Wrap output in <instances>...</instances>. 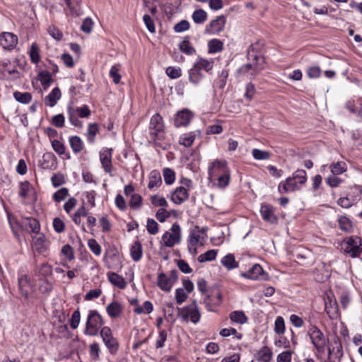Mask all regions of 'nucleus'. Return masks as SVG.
<instances>
[{
    "instance_id": "nucleus-34",
    "label": "nucleus",
    "mask_w": 362,
    "mask_h": 362,
    "mask_svg": "<svg viewBox=\"0 0 362 362\" xmlns=\"http://www.w3.org/2000/svg\"><path fill=\"white\" fill-rule=\"evenodd\" d=\"M161 183L162 178L160 173L158 170H152L149 175L148 189H152L155 187H158Z\"/></svg>"
},
{
    "instance_id": "nucleus-28",
    "label": "nucleus",
    "mask_w": 362,
    "mask_h": 362,
    "mask_svg": "<svg viewBox=\"0 0 362 362\" xmlns=\"http://www.w3.org/2000/svg\"><path fill=\"white\" fill-rule=\"evenodd\" d=\"M18 288L21 294L25 299H28L29 296L30 283V279L26 274L21 275L18 277Z\"/></svg>"
},
{
    "instance_id": "nucleus-20",
    "label": "nucleus",
    "mask_w": 362,
    "mask_h": 362,
    "mask_svg": "<svg viewBox=\"0 0 362 362\" xmlns=\"http://www.w3.org/2000/svg\"><path fill=\"white\" fill-rule=\"evenodd\" d=\"M226 18L224 16H219L216 19L211 21L206 30L212 34H219L225 28Z\"/></svg>"
},
{
    "instance_id": "nucleus-43",
    "label": "nucleus",
    "mask_w": 362,
    "mask_h": 362,
    "mask_svg": "<svg viewBox=\"0 0 362 362\" xmlns=\"http://www.w3.org/2000/svg\"><path fill=\"white\" fill-rule=\"evenodd\" d=\"M194 65L200 71L204 70L205 71L209 72L214 66V61L212 59L208 60L203 58H199Z\"/></svg>"
},
{
    "instance_id": "nucleus-2",
    "label": "nucleus",
    "mask_w": 362,
    "mask_h": 362,
    "mask_svg": "<svg viewBox=\"0 0 362 362\" xmlns=\"http://www.w3.org/2000/svg\"><path fill=\"white\" fill-rule=\"evenodd\" d=\"M104 324L103 318L98 311L90 310L88 313L83 333L90 337L97 336Z\"/></svg>"
},
{
    "instance_id": "nucleus-40",
    "label": "nucleus",
    "mask_w": 362,
    "mask_h": 362,
    "mask_svg": "<svg viewBox=\"0 0 362 362\" xmlns=\"http://www.w3.org/2000/svg\"><path fill=\"white\" fill-rule=\"evenodd\" d=\"M223 49V43L219 39H212L208 42V50L211 54L221 52Z\"/></svg>"
},
{
    "instance_id": "nucleus-54",
    "label": "nucleus",
    "mask_w": 362,
    "mask_h": 362,
    "mask_svg": "<svg viewBox=\"0 0 362 362\" xmlns=\"http://www.w3.org/2000/svg\"><path fill=\"white\" fill-rule=\"evenodd\" d=\"M292 177L297 182V185L300 186V188L307 181V174L304 170H297L293 173Z\"/></svg>"
},
{
    "instance_id": "nucleus-24",
    "label": "nucleus",
    "mask_w": 362,
    "mask_h": 362,
    "mask_svg": "<svg viewBox=\"0 0 362 362\" xmlns=\"http://www.w3.org/2000/svg\"><path fill=\"white\" fill-rule=\"evenodd\" d=\"M264 274L262 267L259 264H255L247 272L242 273L241 276L248 279L257 280Z\"/></svg>"
},
{
    "instance_id": "nucleus-33",
    "label": "nucleus",
    "mask_w": 362,
    "mask_h": 362,
    "mask_svg": "<svg viewBox=\"0 0 362 362\" xmlns=\"http://www.w3.org/2000/svg\"><path fill=\"white\" fill-rule=\"evenodd\" d=\"M40 52V50L38 45L36 42L32 43L28 51V54L30 59V62L33 64H37L40 62L41 56Z\"/></svg>"
},
{
    "instance_id": "nucleus-30",
    "label": "nucleus",
    "mask_w": 362,
    "mask_h": 362,
    "mask_svg": "<svg viewBox=\"0 0 362 362\" xmlns=\"http://www.w3.org/2000/svg\"><path fill=\"white\" fill-rule=\"evenodd\" d=\"M7 218L14 237L19 239V230L21 229V221L17 220L14 216L9 213H7Z\"/></svg>"
},
{
    "instance_id": "nucleus-48",
    "label": "nucleus",
    "mask_w": 362,
    "mask_h": 362,
    "mask_svg": "<svg viewBox=\"0 0 362 362\" xmlns=\"http://www.w3.org/2000/svg\"><path fill=\"white\" fill-rule=\"evenodd\" d=\"M203 76L201 71L194 65L189 71V80L191 83L197 85L202 80Z\"/></svg>"
},
{
    "instance_id": "nucleus-7",
    "label": "nucleus",
    "mask_w": 362,
    "mask_h": 362,
    "mask_svg": "<svg viewBox=\"0 0 362 362\" xmlns=\"http://www.w3.org/2000/svg\"><path fill=\"white\" fill-rule=\"evenodd\" d=\"M207 235L204 228H199L196 226L190 231L187 247L191 254L195 255L197 253V246L204 245Z\"/></svg>"
},
{
    "instance_id": "nucleus-11",
    "label": "nucleus",
    "mask_w": 362,
    "mask_h": 362,
    "mask_svg": "<svg viewBox=\"0 0 362 362\" xmlns=\"http://www.w3.org/2000/svg\"><path fill=\"white\" fill-rule=\"evenodd\" d=\"M185 187H179L173 192L171 195V200L176 204H181L189 198L188 189L192 187V181L185 179L182 181Z\"/></svg>"
},
{
    "instance_id": "nucleus-8",
    "label": "nucleus",
    "mask_w": 362,
    "mask_h": 362,
    "mask_svg": "<svg viewBox=\"0 0 362 362\" xmlns=\"http://www.w3.org/2000/svg\"><path fill=\"white\" fill-rule=\"evenodd\" d=\"M181 238V228L178 223H174L170 230L163 235L160 244L165 247H172L179 244Z\"/></svg>"
},
{
    "instance_id": "nucleus-57",
    "label": "nucleus",
    "mask_w": 362,
    "mask_h": 362,
    "mask_svg": "<svg viewBox=\"0 0 362 362\" xmlns=\"http://www.w3.org/2000/svg\"><path fill=\"white\" fill-rule=\"evenodd\" d=\"M120 69L121 66L119 64H115L110 70V76L116 84L119 83L121 79V75L119 74Z\"/></svg>"
},
{
    "instance_id": "nucleus-50",
    "label": "nucleus",
    "mask_w": 362,
    "mask_h": 362,
    "mask_svg": "<svg viewBox=\"0 0 362 362\" xmlns=\"http://www.w3.org/2000/svg\"><path fill=\"white\" fill-rule=\"evenodd\" d=\"M13 97L18 102L23 104H28L32 100V95L28 92L16 91L13 93Z\"/></svg>"
},
{
    "instance_id": "nucleus-13",
    "label": "nucleus",
    "mask_w": 362,
    "mask_h": 362,
    "mask_svg": "<svg viewBox=\"0 0 362 362\" xmlns=\"http://www.w3.org/2000/svg\"><path fill=\"white\" fill-rule=\"evenodd\" d=\"M107 267L110 269H117L122 267L120 255L116 248L108 250L104 256Z\"/></svg>"
},
{
    "instance_id": "nucleus-49",
    "label": "nucleus",
    "mask_w": 362,
    "mask_h": 362,
    "mask_svg": "<svg viewBox=\"0 0 362 362\" xmlns=\"http://www.w3.org/2000/svg\"><path fill=\"white\" fill-rule=\"evenodd\" d=\"M213 180H217V186L219 188H225L227 187L230 181V172L228 171L223 175L213 178Z\"/></svg>"
},
{
    "instance_id": "nucleus-36",
    "label": "nucleus",
    "mask_w": 362,
    "mask_h": 362,
    "mask_svg": "<svg viewBox=\"0 0 362 362\" xmlns=\"http://www.w3.org/2000/svg\"><path fill=\"white\" fill-rule=\"evenodd\" d=\"M331 174L341 175L347 170V165L344 161L334 162L329 165Z\"/></svg>"
},
{
    "instance_id": "nucleus-62",
    "label": "nucleus",
    "mask_w": 362,
    "mask_h": 362,
    "mask_svg": "<svg viewBox=\"0 0 362 362\" xmlns=\"http://www.w3.org/2000/svg\"><path fill=\"white\" fill-rule=\"evenodd\" d=\"M163 175L164 181L167 185H171L174 182L175 180V174L173 170L170 168H165L163 170Z\"/></svg>"
},
{
    "instance_id": "nucleus-14",
    "label": "nucleus",
    "mask_w": 362,
    "mask_h": 362,
    "mask_svg": "<svg viewBox=\"0 0 362 362\" xmlns=\"http://www.w3.org/2000/svg\"><path fill=\"white\" fill-rule=\"evenodd\" d=\"M100 161L104 171L112 175L113 170L112 158V148H103L99 153Z\"/></svg>"
},
{
    "instance_id": "nucleus-37",
    "label": "nucleus",
    "mask_w": 362,
    "mask_h": 362,
    "mask_svg": "<svg viewBox=\"0 0 362 362\" xmlns=\"http://www.w3.org/2000/svg\"><path fill=\"white\" fill-rule=\"evenodd\" d=\"M196 138L194 132H187L182 134L179 138V144L185 147H190Z\"/></svg>"
},
{
    "instance_id": "nucleus-9",
    "label": "nucleus",
    "mask_w": 362,
    "mask_h": 362,
    "mask_svg": "<svg viewBox=\"0 0 362 362\" xmlns=\"http://www.w3.org/2000/svg\"><path fill=\"white\" fill-rule=\"evenodd\" d=\"M179 315L185 322H188L190 320L192 323L197 324L200 320L201 313L196 301L179 309Z\"/></svg>"
},
{
    "instance_id": "nucleus-64",
    "label": "nucleus",
    "mask_w": 362,
    "mask_h": 362,
    "mask_svg": "<svg viewBox=\"0 0 362 362\" xmlns=\"http://www.w3.org/2000/svg\"><path fill=\"white\" fill-rule=\"evenodd\" d=\"M181 69L176 66H168L165 70L167 76L172 79L179 78L181 76Z\"/></svg>"
},
{
    "instance_id": "nucleus-3",
    "label": "nucleus",
    "mask_w": 362,
    "mask_h": 362,
    "mask_svg": "<svg viewBox=\"0 0 362 362\" xmlns=\"http://www.w3.org/2000/svg\"><path fill=\"white\" fill-rule=\"evenodd\" d=\"M149 136L156 146H159L160 141L164 139V124L163 118L158 113L153 115L151 118Z\"/></svg>"
},
{
    "instance_id": "nucleus-25",
    "label": "nucleus",
    "mask_w": 362,
    "mask_h": 362,
    "mask_svg": "<svg viewBox=\"0 0 362 362\" xmlns=\"http://www.w3.org/2000/svg\"><path fill=\"white\" fill-rule=\"evenodd\" d=\"M157 284L162 291L169 292L175 283L165 274L160 272L158 275Z\"/></svg>"
},
{
    "instance_id": "nucleus-1",
    "label": "nucleus",
    "mask_w": 362,
    "mask_h": 362,
    "mask_svg": "<svg viewBox=\"0 0 362 362\" xmlns=\"http://www.w3.org/2000/svg\"><path fill=\"white\" fill-rule=\"evenodd\" d=\"M307 334L313 346L315 356L317 359L322 360L325 354L328 339L315 325L311 323L308 327Z\"/></svg>"
},
{
    "instance_id": "nucleus-47",
    "label": "nucleus",
    "mask_w": 362,
    "mask_h": 362,
    "mask_svg": "<svg viewBox=\"0 0 362 362\" xmlns=\"http://www.w3.org/2000/svg\"><path fill=\"white\" fill-rule=\"evenodd\" d=\"M338 223L340 229L346 233H351L353 230L351 221L345 216H341L338 219Z\"/></svg>"
},
{
    "instance_id": "nucleus-31",
    "label": "nucleus",
    "mask_w": 362,
    "mask_h": 362,
    "mask_svg": "<svg viewBox=\"0 0 362 362\" xmlns=\"http://www.w3.org/2000/svg\"><path fill=\"white\" fill-rule=\"evenodd\" d=\"M70 13L74 16H79L83 14L80 4L81 0H65Z\"/></svg>"
},
{
    "instance_id": "nucleus-45",
    "label": "nucleus",
    "mask_w": 362,
    "mask_h": 362,
    "mask_svg": "<svg viewBox=\"0 0 362 362\" xmlns=\"http://www.w3.org/2000/svg\"><path fill=\"white\" fill-rule=\"evenodd\" d=\"M272 357V352L267 346H264L257 353V361L259 362H270Z\"/></svg>"
},
{
    "instance_id": "nucleus-56",
    "label": "nucleus",
    "mask_w": 362,
    "mask_h": 362,
    "mask_svg": "<svg viewBox=\"0 0 362 362\" xmlns=\"http://www.w3.org/2000/svg\"><path fill=\"white\" fill-rule=\"evenodd\" d=\"M325 182L329 187L334 188L339 187L343 182V180L337 175L330 174L326 177Z\"/></svg>"
},
{
    "instance_id": "nucleus-6",
    "label": "nucleus",
    "mask_w": 362,
    "mask_h": 362,
    "mask_svg": "<svg viewBox=\"0 0 362 362\" xmlns=\"http://www.w3.org/2000/svg\"><path fill=\"white\" fill-rule=\"evenodd\" d=\"M67 115L69 122L76 127H82L83 122L80 121L78 117L86 118L90 115V110L87 105H83L79 107H74L69 104L67 106Z\"/></svg>"
},
{
    "instance_id": "nucleus-16",
    "label": "nucleus",
    "mask_w": 362,
    "mask_h": 362,
    "mask_svg": "<svg viewBox=\"0 0 362 362\" xmlns=\"http://www.w3.org/2000/svg\"><path fill=\"white\" fill-rule=\"evenodd\" d=\"M52 267L47 262L37 265L34 269V276L37 280L53 279Z\"/></svg>"
},
{
    "instance_id": "nucleus-52",
    "label": "nucleus",
    "mask_w": 362,
    "mask_h": 362,
    "mask_svg": "<svg viewBox=\"0 0 362 362\" xmlns=\"http://www.w3.org/2000/svg\"><path fill=\"white\" fill-rule=\"evenodd\" d=\"M153 310V305L149 300H146L144 303L143 306L138 305L134 309V312L138 315L141 313H151Z\"/></svg>"
},
{
    "instance_id": "nucleus-15",
    "label": "nucleus",
    "mask_w": 362,
    "mask_h": 362,
    "mask_svg": "<svg viewBox=\"0 0 362 362\" xmlns=\"http://www.w3.org/2000/svg\"><path fill=\"white\" fill-rule=\"evenodd\" d=\"M18 42L17 35L12 33L4 32L0 35V44L4 49H13Z\"/></svg>"
},
{
    "instance_id": "nucleus-21",
    "label": "nucleus",
    "mask_w": 362,
    "mask_h": 362,
    "mask_svg": "<svg viewBox=\"0 0 362 362\" xmlns=\"http://www.w3.org/2000/svg\"><path fill=\"white\" fill-rule=\"evenodd\" d=\"M300 189V186L297 185V182L293 177H289L286 180L282 181L278 186V191L281 194L294 192Z\"/></svg>"
},
{
    "instance_id": "nucleus-23",
    "label": "nucleus",
    "mask_w": 362,
    "mask_h": 362,
    "mask_svg": "<svg viewBox=\"0 0 362 362\" xmlns=\"http://www.w3.org/2000/svg\"><path fill=\"white\" fill-rule=\"evenodd\" d=\"M325 309L330 319H337L339 317V308L336 299L328 296L325 300Z\"/></svg>"
},
{
    "instance_id": "nucleus-29",
    "label": "nucleus",
    "mask_w": 362,
    "mask_h": 362,
    "mask_svg": "<svg viewBox=\"0 0 362 362\" xmlns=\"http://www.w3.org/2000/svg\"><path fill=\"white\" fill-rule=\"evenodd\" d=\"M61 95V90L58 87L53 88L45 98V105L54 107L60 99Z\"/></svg>"
},
{
    "instance_id": "nucleus-12",
    "label": "nucleus",
    "mask_w": 362,
    "mask_h": 362,
    "mask_svg": "<svg viewBox=\"0 0 362 362\" xmlns=\"http://www.w3.org/2000/svg\"><path fill=\"white\" fill-rule=\"evenodd\" d=\"M230 171L227 162L224 160H215L208 169L209 179L213 181V178Z\"/></svg>"
},
{
    "instance_id": "nucleus-32",
    "label": "nucleus",
    "mask_w": 362,
    "mask_h": 362,
    "mask_svg": "<svg viewBox=\"0 0 362 362\" xmlns=\"http://www.w3.org/2000/svg\"><path fill=\"white\" fill-rule=\"evenodd\" d=\"M109 281L120 289H124L127 286L124 279L117 273L112 272L107 274Z\"/></svg>"
},
{
    "instance_id": "nucleus-38",
    "label": "nucleus",
    "mask_w": 362,
    "mask_h": 362,
    "mask_svg": "<svg viewBox=\"0 0 362 362\" xmlns=\"http://www.w3.org/2000/svg\"><path fill=\"white\" fill-rule=\"evenodd\" d=\"M99 133V126L97 123H90L87 129V141L90 144L95 142V136Z\"/></svg>"
},
{
    "instance_id": "nucleus-18",
    "label": "nucleus",
    "mask_w": 362,
    "mask_h": 362,
    "mask_svg": "<svg viewBox=\"0 0 362 362\" xmlns=\"http://www.w3.org/2000/svg\"><path fill=\"white\" fill-rule=\"evenodd\" d=\"M33 237L32 246L35 251L40 254L45 252L49 247V241L47 240L43 233H39Z\"/></svg>"
},
{
    "instance_id": "nucleus-59",
    "label": "nucleus",
    "mask_w": 362,
    "mask_h": 362,
    "mask_svg": "<svg viewBox=\"0 0 362 362\" xmlns=\"http://www.w3.org/2000/svg\"><path fill=\"white\" fill-rule=\"evenodd\" d=\"M253 158L255 160H267L270 158L269 152L267 151L259 150L258 148H254L252 151Z\"/></svg>"
},
{
    "instance_id": "nucleus-51",
    "label": "nucleus",
    "mask_w": 362,
    "mask_h": 362,
    "mask_svg": "<svg viewBox=\"0 0 362 362\" xmlns=\"http://www.w3.org/2000/svg\"><path fill=\"white\" fill-rule=\"evenodd\" d=\"M192 20L195 23H203L207 18V13L202 9H197L194 11L192 16Z\"/></svg>"
},
{
    "instance_id": "nucleus-19",
    "label": "nucleus",
    "mask_w": 362,
    "mask_h": 362,
    "mask_svg": "<svg viewBox=\"0 0 362 362\" xmlns=\"http://www.w3.org/2000/svg\"><path fill=\"white\" fill-rule=\"evenodd\" d=\"M193 117V113L187 110L183 109L177 112L174 119V124L176 127H186Z\"/></svg>"
},
{
    "instance_id": "nucleus-58",
    "label": "nucleus",
    "mask_w": 362,
    "mask_h": 362,
    "mask_svg": "<svg viewBox=\"0 0 362 362\" xmlns=\"http://www.w3.org/2000/svg\"><path fill=\"white\" fill-rule=\"evenodd\" d=\"M69 196V190L66 187H62L54 193L52 198L54 202H60L64 200Z\"/></svg>"
},
{
    "instance_id": "nucleus-53",
    "label": "nucleus",
    "mask_w": 362,
    "mask_h": 362,
    "mask_svg": "<svg viewBox=\"0 0 362 362\" xmlns=\"http://www.w3.org/2000/svg\"><path fill=\"white\" fill-rule=\"evenodd\" d=\"M52 146L54 151L57 153L59 155H66V158H70L69 153H65V146L60 141L54 139L52 141Z\"/></svg>"
},
{
    "instance_id": "nucleus-44",
    "label": "nucleus",
    "mask_w": 362,
    "mask_h": 362,
    "mask_svg": "<svg viewBox=\"0 0 362 362\" xmlns=\"http://www.w3.org/2000/svg\"><path fill=\"white\" fill-rule=\"evenodd\" d=\"M221 264L228 270L238 267V262L235 259V257L233 254H228L224 256L221 261Z\"/></svg>"
},
{
    "instance_id": "nucleus-17",
    "label": "nucleus",
    "mask_w": 362,
    "mask_h": 362,
    "mask_svg": "<svg viewBox=\"0 0 362 362\" xmlns=\"http://www.w3.org/2000/svg\"><path fill=\"white\" fill-rule=\"evenodd\" d=\"M21 229L29 233L38 234L40 230V222L33 217H23L21 220Z\"/></svg>"
},
{
    "instance_id": "nucleus-27",
    "label": "nucleus",
    "mask_w": 362,
    "mask_h": 362,
    "mask_svg": "<svg viewBox=\"0 0 362 362\" xmlns=\"http://www.w3.org/2000/svg\"><path fill=\"white\" fill-rule=\"evenodd\" d=\"M106 312L112 318L119 317L122 313V306L119 302L114 300L106 307Z\"/></svg>"
},
{
    "instance_id": "nucleus-35",
    "label": "nucleus",
    "mask_w": 362,
    "mask_h": 362,
    "mask_svg": "<svg viewBox=\"0 0 362 362\" xmlns=\"http://www.w3.org/2000/svg\"><path fill=\"white\" fill-rule=\"evenodd\" d=\"M70 146L76 154L80 153L83 148V142L78 136H71L69 139Z\"/></svg>"
},
{
    "instance_id": "nucleus-60",
    "label": "nucleus",
    "mask_w": 362,
    "mask_h": 362,
    "mask_svg": "<svg viewBox=\"0 0 362 362\" xmlns=\"http://www.w3.org/2000/svg\"><path fill=\"white\" fill-rule=\"evenodd\" d=\"M88 246L90 251L96 256L100 255L102 252L101 246L95 239H90L88 241Z\"/></svg>"
},
{
    "instance_id": "nucleus-10",
    "label": "nucleus",
    "mask_w": 362,
    "mask_h": 362,
    "mask_svg": "<svg viewBox=\"0 0 362 362\" xmlns=\"http://www.w3.org/2000/svg\"><path fill=\"white\" fill-rule=\"evenodd\" d=\"M100 335L109 352L115 355L119 349V342L114 337L111 329L107 326L103 327L100 331Z\"/></svg>"
},
{
    "instance_id": "nucleus-63",
    "label": "nucleus",
    "mask_w": 362,
    "mask_h": 362,
    "mask_svg": "<svg viewBox=\"0 0 362 362\" xmlns=\"http://www.w3.org/2000/svg\"><path fill=\"white\" fill-rule=\"evenodd\" d=\"M38 78L42 85L49 86L52 82V76L48 71H42L38 74Z\"/></svg>"
},
{
    "instance_id": "nucleus-55",
    "label": "nucleus",
    "mask_w": 362,
    "mask_h": 362,
    "mask_svg": "<svg viewBox=\"0 0 362 362\" xmlns=\"http://www.w3.org/2000/svg\"><path fill=\"white\" fill-rule=\"evenodd\" d=\"M216 255L217 251L216 250H209L204 254L200 255L198 257V261L201 263L213 261L216 259Z\"/></svg>"
},
{
    "instance_id": "nucleus-42",
    "label": "nucleus",
    "mask_w": 362,
    "mask_h": 362,
    "mask_svg": "<svg viewBox=\"0 0 362 362\" xmlns=\"http://www.w3.org/2000/svg\"><path fill=\"white\" fill-rule=\"evenodd\" d=\"M130 252L131 257L134 261L138 262L141 259L143 252L140 242L136 241L132 245Z\"/></svg>"
},
{
    "instance_id": "nucleus-61",
    "label": "nucleus",
    "mask_w": 362,
    "mask_h": 362,
    "mask_svg": "<svg viewBox=\"0 0 362 362\" xmlns=\"http://www.w3.org/2000/svg\"><path fill=\"white\" fill-rule=\"evenodd\" d=\"M274 332L278 334H282L285 332L284 320L281 316H279L276 318L274 322Z\"/></svg>"
},
{
    "instance_id": "nucleus-4",
    "label": "nucleus",
    "mask_w": 362,
    "mask_h": 362,
    "mask_svg": "<svg viewBox=\"0 0 362 362\" xmlns=\"http://www.w3.org/2000/svg\"><path fill=\"white\" fill-rule=\"evenodd\" d=\"M343 252L355 258L362 253V239L358 236H350L344 239L341 244Z\"/></svg>"
},
{
    "instance_id": "nucleus-5",
    "label": "nucleus",
    "mask_w": 362,
    "mask_h": 362,
    "mask_svg": "<svg viewBox=\"0 0 362 362\" xmlns=\"http://www.w3.org/2000/svg\"><path fill=\"white\" fill-rule=\"evenodd\" d=\"M248 63L242 65L238 71L242 74L247 76L250 79L254 78L264 69V58H259L254 60L247 59Z\"/></svg>"
},
{
    "instance_id": "nucleus-22",
    "label": "nucleus",
    "mask_w": 362,
    "mask_h": 362,
    "mask_svg": "<svg viewBox=\"0 0 362 362\" xmlns=\"http://www.w3.org/2000/svg\"><path fill=\"white\" fill-rule=\"evenodd\" d=\"M260 214L264 221L276 223L278 218L274 214V208L270 204H262Z\"/></svg>"
},
{
    "instance_id": "nucleus-26",
    "label": "nucleus",
    "mask_w": 362,
    "mask_h": 362,
    "mask_svg": "<svg viewBox=\"0 0 362 362\" xmlns=\"http://www.w3.org/2000/svg\"><path fill=\"white\" fill-rule=\"evenodd\" d=\"M262 47L263 42H262L258 41L256 43L252 44L248 48L247 59L257 60L259 58H264L261 54Z\"/></svg>"
},
{
    "instance_id": "nucleus-46",
    "label": "nucleus",
    "mask_w": 362,
    "mask_h": 362,
    "mask_svg": "<svg viewBox=\"0 0 362 362\" xmlns=\"http://www.w3.org/2000/svg\"><path fill=\"white\" fill-rule=\"evenodd\" d=\"M179 48L182 52L187 55H192L196 52L194 47L189 42L187 37H185V39L179 44Z\"/></svg>"
},
{
    "instance_id": "nucleus-39",
    "label": "nucleus",
    "mask_w": 362,
    "mask_h": 362,
    "mask_svg": "<svg viewBox=\"0 0 362 362\" xmlns=\"http://www.w3.org/2000/svg\"><path fill=\"white\" fill-rule=\"evenodd\" d=\"M38 281H40L39 290L42 293L48 294L52 291L54 287L53 279H41Z\"/></svg>"
},
{
    "instance_id": "nucleus-41",
    "label": "nucleus",
    "mask_w": 362,
    "mask_h": 362,
    "mask_svg": "<svg viewBox=\"0 0 362 362\" xmlns=\"http://www.w3.org/2000/svg\"><path fill=\"white\" fill-rule=\"evenodd\" d=\"M229 317L232 322L240 325L245 324L247 321V316L245 315L244 312L241 310H235L231 312L230 313Z\"/></svg>"
}]
</instances>
